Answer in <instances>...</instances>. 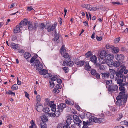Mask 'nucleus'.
I'll return each instance as SVG.
<instances>
[{
	"instance_id": "56",
	"label": "nucleus",
	"mask_w": 128,
	"mask_h": 128,
	"mask_svg": "<svg viewBox=\"0 0 128 128\" xmlns=\"http://www.w3.org/2000/svg\"><path fill=\"white\" fill-rule=\"evenodd\" d=\"M117 82L118 84H119L120 86L122 82H123V80H122L121 78V79H119L117 80Z\"/></svg>"
},
{
	"instance_id": "52",
	"label": "nucleus",
	"mask_w": 128,
	"mask_h": 128,
	"mask_svg": "<svg viewBox=\"0 0 128 128\" xmlns=\"http://www.w3.org/2000/svg\"><path fill=\"white\" fill-rule=\"evenodd\" d=\"M25 51L23 49H20L18 50V52L20 54H22L23 55L24 53V52Z\"/></svg>"
},
{
	"instance_id": "30",
	"label": "nucleus",
	"mask_w": 128,
	"mask_h": 128,
	"mask_svg": "<svg viewBox=\"0 0 128 128\" xmlns=\"http://www.w3.org/2000/svg\"><path fill=\"white\" fill-rule=\"evenodd\" d=\"M24 56L25 58L28 59L30 57L31 54L28 52H26L24 54Z\"/></svg>"
},
{
	"instance_id": "37",
	"label": "nucleus",
	"mask_w": 128,
	"mask_h": 128,
	"mask_svg": "<svg viewBox=\"0 0 128 128\" xmlns=\"http://www.w3.org/2000/svg\"><path fill=\"white\" fill-rule=\"evenodd\" d=\"M72 122L71 120L70 119H67L66 121V126H67V128H68V126L71 124Z\"/></svg>"
},
{
	"instance_id": "33",
	"label": "nucleus",
	"mask_w": 128,
	"mask_h": 128,
	"mask_svg": "<svg viewBox=\"0 0 128 128\" xmlns=\"http://www.w3.org/2000/svg\"><path fill=\"white\" fill-rule=\"evenodd\" d=\"M55 112L56 116V117L59 116L60 115V112H60L59 109H58V110H56Z\"/></svg>"
},
{
	"instance_id": "34",
	"label": "nucleus",
	"mask_w": 128,
	"mask_h": 128,
	"mask_svg": "<svg viewBox=\"0 0 128 128\" xmlns=\"http://www.w3.org/2000/svg\"><path fill=\"white\" fill-rule=\"evenodd\" d=\"M6 94L8 95H13V96H15V93L13 92H12L10 90L7 91L6 92Z\"/></svg>"
},
{
	"instance_id": "49",
	"label": "nucleus",
	"mask_w": 128,
	"mask_h": 128,
	"mask_svg": "<svg viewBox=\"0 0 128 128\" xmlns=\"http://www.w3.org/2000/svg\"><path fill=\"white\" fill-rule=\"evenodd\" d=\"M50 87L51 88H53L54 86V82L51 81L50 82Z\"/></svg>"
},
{
	"instance_id": "8",
	"label": "nucleus",
	"mask_w": 128,
	"mask_h": 128,
	"mask_svg": "<svg viewBox=\"0 0 128 128\" xmlns=\"http://www.w3.org/2000/svg\"><path fill=\"white\" fill-rule=\"evenodd\" d=\"M118 86L116 85H112L110 87L108 88V92L112 94L114 92L117 91L118 89Z\"/></svg>"
},
{
	"instance_id": "29",
	"label": "nucleus",
	"mask_w": 128,
	"mask_h": 128,
	"mask_svg": "<svg viewBox=\"0 0 128 128\" xmlns=\"http://www.w3.org/2000/svg\"><path fill=\"white\" fill-rule=\"evenodd\" d=\"M70 60H68V63H67V66H68L72 67L74 64V63L73 61H71Z\"/></svg>"
},
{
	"instance_id": "42",
	"label": "nucleus",
	"mask_w": 128,
	"mask_h": 128,
	"mask_svg": "<svg viewBox=\"0 0 128 128\" xmlns=\"http://www.w3.org/2000/svg\"><path fill=\"white\" fill-rule=\"evenodd\" d=\"M70 100H66L65 101V103L68 104H70V105H72L74 104V102H71V103L70 104Z\"/></svg>"
},
{
	"instance_id": "11",
	"label": "nucleus",
	"mask_w": 128,
	"mask_h": 128,
	"mask_svg": "<svg viewBox=\"0 0 128 128\" xmlns=\"http://www.w3.org/2000/svg\"><path fill=\"white\" fill-rule=\"evenodd\" d=\"M28 22V20L26 19H24V21H22L21 22L18 26L20 28H22L24 26L27 25Z\"/></svg>"
},
{
	"instance_id": "14",
	"label": "nucleus",
	"mask_w": 128,
	"mask_h": 128,
	"mask_svg": "<svg viewBox=\"0 0 128 128\" xmlns=\"http://www.w3.org/2000/svg\"><path fill=\"white\" fill-rule=\"evenodd\" d=\"M36 99L38 102H37L36 104V106L37 107L36 110H37V111L38 112H40L41 111L40 110L39 108H40V106H38V104H39L38 102H40L41 100L40 96V95H38V96H36Z\"/></svg>"
},
{
	"instance_id": "48",
	"label": "nucleus",
	"mask_w": 128,
	"mask_h": 128,
	"mask_svg": "<svg viewBox=\"0 0 128 128\" xmlns=\"http://www.w3.org/2000/svg\"><path fill=\"white\" fill-rule=\"evenodd\" d=\"M41 128H47L46 126L45 122L41 124Z\"/></svg>"
},
{
	"instance_id": "44",
	"label": "nucleus",
	"mask_w": 128,
	"mask_h": 128,
	"mask_svg": "<svg viewBox=\"0 0 128 128\" xmlns=\"http://www.w3.org/2000/svg\"><path fill=\"white\" fill-rule=\"evenodd\" d=\"M47 104L49 106H50V107L51 108L52 106H54V105H55L54 104V101H51L50 102H48V103Z\"/></svg>"
},
{
	"instance_id": "15",
	"label": "nucleus",
	"mask_w": 128,
	"mask_h": 128,
	"mask_svg": "<svg viewBox=\"0 0 128 128\" xmlns=\"http://www.w3.org/2000/svg\"><path fill=\"white\" fill-rule=\"evenodd\" d=\"M100 58H99V62L100 63L104 64L106 62L105 60V55L102 56L101 54L100 55Z\"/></svg>"
},
{
	"instance_id": "23",
	"label": "nucleus",
	"mask_w": 128,
	"mask_h": 128,
	"mask_svg": "<svg viewBox=\"0 0 128 128\" xmlns=\"http://www.w3.org/2000/svg\"><path fill=\"white\" fill-rule=\"evenodd\" d=\"M104 82L106 84V86L107 88H109L112 86V80H106L104 81Z\"/></svg>"
},
{
	"instance_id": "24",
	"label": "nucleus",
	"mask_w": 128,
	"mask_h": 128,
	"mask_svg": "<svg viewBox=\"0 0 128 128\" xmlns=\"http://www.w3.org/2000/svg\"><path fill=\"white\" fill-rule=\"evenodd\" d=\"M43 67V65L42 63H40L36 66V69L37 70H40L42 69Z\"/></svg>"
},
{
	"instance_id": "36",
	"label": "nucleus",
	"mask_w": 128,
	"mask_h": 128,
	"mask_svg": "<svg viewBox=\"0 0 128 128\" xmlns=\"http://www.w3.org/2000/svg\"><path fill=\"white\" fill-rule=\"evenodd\" d=\"M90 114L89 113H84V115H82L80 117L82 119H84V118L86 116L87 117V118L88 117V116H90Z\"/></svg>"
},
{
	"instance_id": "64",
	"label": "nucleus",
	"mask_w": 128,
	"mask_h": 128,
	"mask_svg": "<svg viewBox=\"0 0 128 128\" xmlns=\"http://www.w3.org/2000/svg\"><path fill=\"white\" fill-rule=\"evenodd\" d=\"M83 124L84 125L88 126V125L89 126L91 125H89V122H86L84 121H83Z\"/></svg>"
},
{
	"instance_id": "32",
	"label": "nucleus",
	"mask_w": 128,
	"mask_h": 128,
	"mask_svg": "<svg viewBox=\"0 0 128 128\" xmlns=\"http://www.w3.org/2000/svg\"><path fill=\"white\" fill-rule=\"evenodd\" d=\"M40 63V61L38 60H36L35 61L34 64H32V65L34 66H36L39 64Z\"/></svg>"
},
{
	"instance_id": "61",
	"label": "nucleus",
	"mask_w": 128,
	"mask_h": 128,
	"mask_svg": "<svg viewBox=\"0 0 128 128\" xmlns=\"http://www.w3.org/2000/svg\"><path fill=\"white\" fill-rule=\"evenodd\" d=\"M112 46H110L109 44H108L106 46V48L107 49H109L110 48L111 50V48L112 47Z\"/></svg>"
},
{
	"instance_id": "1",
	"label": "nucleus",
	"mask_w": 128,
	"mask_h": 128,
	"mask_svg": "<svg viewBox=\"0 0 128 128\" xmlns=\"http://www.w3.org/2000/svg\"><path fill=\"white\" fill-rule=\"evenodd\" d=\"M105 119L104 118H98L94 116H92L89 120V125H92V122H95V123H102L104 122H105Z\"/></svg>"
},
{
	"instance_id": "63",
	"label": "nucleus",
	"mask_w": 128,
	"mask_h": 128,
	"mask_svg": "<svg viewBox=\"0 0 128 128\" xmlns=\"http://www.w3.org/2000/svg\"><path fill=\"white\" fill-rule=\"evenodd\" d=\"M96 38L97 40L98 41H100L102 39V36L98 37V36H96Z\"/></svg>"
},
{
	"instance_id": "17",
	"label": "nucleus",
	"mask_w": 128,
	"mask_h": 128,
	"mask_svg": "<svg viewBox=\"0 0 128 128\" xmlns=\"http://www.w3.org/2000/svg\"><path fill=\"white\" fill-rule=\"evenodd\" d=\"M90 60L94 64H97L96 63L97 58L95 55H94L91 56L90 58Z\"/></svg>"
},
{
	"instance_id": "16",
	"label": "nucleus",
	"mask_w": 128,
	"mask_h": 128,
	"mask_svg": "<svg viewBox=\"0 0 128 128\" xmlns=\"http://www.w3.org/2000/svg\"><path fill=\"white\" fill-rule=\"evenodd\" d=\"M75 64H76L78 67L82 66L84 64L85 61L84 60L79 61L78 60H76L75 62Z\"/></svg>"
},
{
	"instance_id": "31",
	"label": "nucleus",
	"mask_w": 128,
	"mask_h": 128,
	"mask_svg": "<svg viewBox=\"0 0 128 128\" xmlns=\"http://www.w3.org/2000/svg\"><path fill=\"white\" fill-rule=\"evenodd\" d=\"M92 55V52L90 51L86 53L85 55V56L87 58H89Z\"/></svg>"
},
{
	"instance_id": "60",
	"label": "nucleus",
	"mask_w": 128,
	"mask_h": 128,
	"mask_svg": "<svg viewBox=\"0 0 128 128\" xmlns=\"http://www.w3.org/2000/svg\"><path fill=\"white\" fill-rule=\"evenodd\" d=\"M67 63H68V60H65L64 62H63L62 64V65L64 66H67Z\"/></svg>"
},
{
	"instance_id": "26",
	"label": "nucleus",
	"mask_w": 128,
	"mask_h": 128,
	"mask_svg": "<svg viewBox=\"0 0 128 128\" xmlns=\"http://www.w3.org/2000/svg\"><path fill=\"white\" fill-rule=\"evenodd\" d=\"M85 68L87 70H92L91 67L89 65L88 63L86 62L85 65Z\"/></svg>"
},
{
	"instance_id": "35",
	"label": "nucleus",
	"mask_w": 128,
	"mask_h": 128,
	"mask_svg": "<svg viewBox=\"0 0 128 128\" xmlns=\"http://www.w3.org/2000/svg\"><path fill=\"white\" fill-rule=\"evenodd\" d=\"M46 26H45L44 23H42L41 24L40 26L38 27L39 30L41 29L43 30L45 28Z\"/></svg>"
},
{
	"instance_id": "7",
	"label": "nucleus",
	"mask_w": 128,
	"mask_h": 128,
	"mask_svg": "<svg viewBox=\"0 0 128 128\" xmlns=\"http://www.w3.org/2000/svg\"><path fill=\"white\" fill-rule=\"evenodd\" d=\"M73 121L76 124L81 126V124H82V121L79 118V117L76 115H74L73 116Z\"/></svg>"
},
{
	"instance_id": "27",
	"label": "nucleus",
	"mask_w": 128,
	"mask_h": 128,
	"mask_svg": "<svg viewBox=\"0 0 128 128\" xmlns=\"http://www.w3.org/2000/svg\"><path fill=\"white\" fill-rule=\"evenodd\" d=\"M20 31V28L18 26H17L14 30V32L15 33H17L19 32Z\"/></svg>"
},
{
	"instance_id": "9",
	"label": "nucleus",
	"mask_w": 128,
	"mask_h": 128,
	"mask_svg": "<svg viewBox=\"0 0 128 128\" xmlns=\"http://www.w3.org/2000/svg\"><path fill=\"white\" fill-rule=\"evenodd\" d=\"M96 68L98 69L99 71H103L105 70L106 68V66H105L102 65L100 64H95Z\"/></svg>"
},
{
	"instance_id": "53",
	"label": "nucleus",
	"mask_w": 128,
	"mask_h": 128,
	"mask_svg": "<svg viewBox=\"0 0 128 128\" xmlns=\"http://www.w3.org/2000/svg\"><path fill=\"white\" fill-rule=\"evenodd\" d=\"M53 92L54 93L58 94L60 92V90L58 89H54L53 90Z\"/></svg>"
},
{
	"instance_id": "59",
	"label": "nucleus",
	"mask_w": 128,
	"mask_h": 128,
	"mask_svg": "<svg viewBox=\"0 0 128 128\" xmlns=\"http://www.w3.org/2000/svg\"><path fill=\"white\" fill-rule=\"evenodd\" d=\"M91 8L90 9V10L92 11H95L97 10V8L96 7H93L92 6Z\"/></svg>"
},
{
	"instance_id": "50",
	"label": "nucleus",
	"mask_w": 128,
	"mask_h": 128,
	"mask_svg": "<svg viewBox=\"0 0 128 128\" xmlns=\"http://www.w3.org/2000/svg\"><path fill=\"white\" fill-rule=\"evenodd\" d=\"M56 105H54V106H52L51 108H52V111L55 112L56 110Z\"/></svg>"
},
{
	"instance_id": "57",
	"label": "nucleus",
	"mask_w": 128,
	"mask_h": 128,
	"mask_svg": "<svg viewBox=\"0 0 128 128\" xmlns=\"http://www.w3.org/2000/svg\"><path fill=\"white\" fill-rule=\"evenodd\" d=\"M128 83L126 82V83H123L122 82L120 85V86H128Z\"/></svg>"
},
{
	"instance_id": "40",
	"label": "nucleus",
	"mask_w": 128,
	"mask_h": 128,
	"mask_svg": "<svg viewBox=\"0 0 128 128\" xmlns=\"http://www.w3.org/2000/svg\"><path fill=\"white\" fill-rule=\"evenodd\" d=\"M121 124L122 125H126L128 126V122L126 120H124V121L121 122H120Z\"/></svg>"
},
{
	"instance_id": "12",
	"label": "nucleus",
	"mask_w": 128,
	"mask_h": 128,
	"mask_svg": "<svg viewBox=\"0 0 128 128\" xmlns=\"http://www.w3.org/2000/svg\"><path fill=\"white\" fill-rule=\"evenodd\" d=\"M66 106V105L65 104L62 103L57 106V109H59L60 112H62L64 108Z\"/></svg>"
},
{
	"instance_id": "22",
	"label": "nucleus",
	"mask_w": 128,
	"mask_h": 128,
	"mask_svg": "<svg viewBox=\"0 0 128 128\" xmlns=\"http://www.w3.org/2000/svg\"><path fill=\"white\" fill-rule=\"evenodd\" d=\"M111 48L112 52L114 53L117 54L119 52V49L118 48L115 47L113 46Z\"/></svg>"
},
{
	"instance_id": "45",
	"label": "nucleus",
	"mask_w": 128,
	"mask_h": 128,
	"mask_svg": "<svg viewBox=\"0 0 128 128\" xmlns=\"http://www.w3.org/2000/svg\"><path fill=\"white\" fill-rule=\"evenodd\" d=\"M97 73L96 70L94 69L92 70L91 72V74L94 76H95Z\"/></svg>"
},
{
	"instance_id": "46",
	"label": "nucleus",
	"mask_w": 128,
	"mask_h": 128,
	"mask_svg": "<svg viewBox=\"0 0 128 128\" xmlns=\"http://www.w3.org/2000/svg\"><path fill=\"white\" fill-rule=\"evenodd\" d=\"M60 37L59 34H57L54 39V41H56L59 39Z\"/></svg>"
},
{
	"instance_id": "10",
	"label": "nucleus",
	"mask_w": 128,
	"mask_h": 128,
	"mask_svg": "<svg viewBox=\"0 0 128 128\" xmlns=\"http://www.w3.org/2000/svg\"><path fill=\"white\" fill-rule=\"evenodd\" d=\"M115 58L118 60L122 62L124 59V56L122 54H118L115 56Z\"/></svg>"
},
{
	"instance_id": "28",
	"label": "nucleus",
	"mask_w": 128,
	"mask_h": 128,
	"mask_svg": "<svg viewBox=\"0 0 128 128\" xmlns=\"http://www.w3.org/2000/svg\"><path fill=\"white\" fill-rule=\"evenodd\" d=\"M11 47L14 50L18 49V45L14 43L11 44Z\"/></svg>"
},
{
	"instance_id": "25",
	"label": "nucleus",
	"mask_w": 128,
	"mask_h": 128,
	"mask_svg": "<svg viewBox=\"0 0 128 128\" xmlns=\"http://www.w3.org/2000/svg\"><path fill=\"white\" fill-rule=\"evenodd\" d=\"M48 71L46 70L43 69L42 70H41L39 72V73L41 75H44V76L46 75L48 73Z\"/></svg>"
},
{
	"instance_id": "47",
	"label": "nucleus",
	"mask_w": 128,
	"mask_h": 128,
	"mask_svg": "<svg viewBox=\"0 0 128 128\" xmlns=\"http://www.w3.org/2000/svg\"><path fill=\"white\" fill-rule=\"evenodd\" d=\"M43 112L46 113H47L49 112L50 110L49 108H44L42 110Z\"/></svg>"
},
{
	"instance_id": "39",
	"label": "nucleus",
	"mask_w": 128,
	"mask_h": 128,
	"mask_svg": "<svg viewBox=\"0 0 128 128\" xmlns=\"http://www.w3.org/2000/svg\"><path fill=\"white\" fill-rule=\"evenodd\" d=\"M51 78H52L50 79L51 80V81L54 82L57 80V76L55 75H52V76H51Z\"/></svg>"
},
{
	"instance_id": "13",
	"label": "nucleus",
	"mask_w": 128,
	"mask_h": 128,
	"mask_svg": "<svg viewBox=\"0 0 128 128\" xmlns=\"http://www.w3.org/2000/svg\"><path fill=\"white\" fill-rule=\"evenodd\" d=\"M108 64L109 66L110 67H112V66H114L116 68H118L119 66L121 64L120 62L119 61H116L114 63H113V64H110V63L108 64Z\"/></svg>"
},
{
	"instance_id": "55",
	"label": "nucleus",
	"mask_w": 128,
	"mask_h": 128,
	"mask_svg": "<svg viewBox=\"0 0 128 128\" xmlns=\"http://www.w3.org/2000/svg\"><path fill=\"white\" fill-rule=\"evenodd\" d=\"M38 26V23H35L34 24L33 26L34 30H36Z\"/></svg>"
},
{
	"instance_id": "19",
	"label": "nucleus",
	"mask_w": 128,
	"mask_h": 128,
	"mask_svg": "<svg viewBox=\"0 0 128 128\" xmlns=\"http://www.w3.org/2000/svg\"><path fill=\"white\" fill-rule=\"evenodd\" d=\"M102 76L104 79H108L109 78L110 76L108 72H106L105 73H102Z\"/></svg>"
},
{
	"instance_id": "3",
	"label": "nucleus",
	"mask_w": 128,
	"mask_h": 128,
	"mask_svg": "<svg viewBox=\"0 0 128 128\" xmlns=\"http://www.w3.org/2000/svg\"><path fill=\"white\" fill-rule=\"evenodd\" d=\"M125 98L124 96H118L116 98L117 101L116 104V105L120 106L122 105L123 103L124 104L126 103L127 101V98L126 99V101H125Z\"/></svg>"
},
{
	"instance_id": "62",
	"label": "nucleus",
	"mask_w": 128,
	"mask_h": 128,
	"mask_svg": "<svg viewBox=\"0 0 128 128\" xmlns=\"http://www.w3.org/2000/svg\"><path fill=\"white\" fill-rule=\"evenodd\" d=\"M96 77L98 80L100 79V74L98 73H97L96 75Z\"/></svg>"
},
{
	"instance_id": "6",
	"label": "nucleus",
	"mask_w": 128,
	"mask_h": 128,
	"mask_svg": "<svg viewBox=\"0 0 128 128\" xmlns=\"http://www.w3.org/2000/svg\"><path fill=\"white\" fill-rule=\"evenodd\" d=\"M57 24L56 22L54 23L52 26H50V25L49 24H47L46 25L45 28L47 29L48 32H50L53 31L55 28Z\"/></svg>"
},
{
	"instance_id": "2",
	"label": "nucleus",
	"mask_w": 128,
	"mask_h": 128,
	"mask_svg": "<svg viewBox=\"0 0 128 128\" xmlns=\"http://www.w3.org/2000/svg\"><path fill=\"white\" fill-rule=\"evenodd\" d=\"M65 46L63 45L62 46L61 49L60 50V53L62 54L66 60H71V59L70 56H69L68 53L66 52V50L64 48Z\"/></svg>"
},
{
	"instance_id": "58",
	"label": "nucleus",
	"mask_w": 128,
	"mask_h": 128,
	"mask_svg": "<svg viewBox=\"0 0 128 128\" xmlns=\"http://www.w3.org/2000/svg\"><path fill=\"white\" fill-rule=\"evenodd\" d=\"M123 115L122 113L120 114H119V118L117 119V120L118 121H119L122 118Z\"/></svg>"
},
{
	"instance_id": "20",
	"label": "nucleus",
	"mask_w": 128,
	"mask_h": 128,
	"mask_svg": "<svg viewBox=\"0 0 128 128\" xmlns=\"http://www.w3.org/2000/svg\"><path fill=\"white\" fill-rule=\"evenodd\" d=\"M28 29L29 31H32L34 30L32 23L30 22H28Z\"/></svg>"
},
{
	"instance_id": "21",
	"label": "nucleus",
	"mask_w": 128,
	"mask_h": 128,
	"mask_svg": "<svg viewBox=\"0 0 128 128\" xmlns=\"http://www.w3.org/2000/svg\"><path fill=\"white\" fill-rule=\"evenodd\" d=\"M114 56L112 54H108L106 56L107 60L109 61H111L112 62V61H113L112 60L114 58Z\"/></svg>"
},
{
	"instance_id": "41",
	"label": "nucleus",
	"mask_w": 128,
	"mask_h": 128,
	"mask_svg": "<svg viewBox=\"0 0 128 128\" xmlns=\"http://www.w3.org/2000/svg\"><path fill=\"white\" fill-rule=\"evenodd\" d=\"M62 69L66 73H67L69 71V68L68 67H65L62 68Z\"/></svg>"
},
{
	"instance_id": "38",
	"label": "nucleus",
	"mask_w": 128,
	"mask_h": 128,
	"mask_svg": "<svg viewBox=\"0 0 128 128\" xmlns=\"http://www.w3.org/2000/svg\"><path fill=\"white\" fill-rule=\"evenodd\" d=\"M11 89L13 90H16L18 89V86L16 84H14L12 86Z\"/></svg>"
},
{
	"instance_id": "43",
	"label": "nucleus",
	"mask_w": 128,
	"mask_h": 128,
	"mask_svg": "<svg viewBox=\"0 0 128 128\" xmlns=\"http://www.w3.org/2000/svg\"><path fill=\"white\" fill-rule=\"evenodd\" d=\"M52 76V75L50 73H48L46 75L44 76V77L46 78H51Z\"/></svg>"
},
{
	"instance_id": "18",
	"label": "nucleus",
	"mask_w": 128,
	"mask_h": 128,
	"mask_svg": "<svg viewBox=\"0 0 128 128\" xmlns=\"http://www.w3.org/2000/svg\"><path fill=\"white\" fill-rule=\"evenodd\" d=\"M109 71L110 72L109 74L110 75V77L111 78H114L115 74H116V72L115 70H114L110 69Z\"/></svg>"
},
{
	"instance_id": "51",
	"label": "nucleus",
	"mask_w": 128,
	"mask_h": 128,
	"mask_svg": "<svg viewBox=\"0 0 128 128\" xmlns=\"http://www.w3.org/2000/svg\"><path fill=\"white\" fill-rule=\"evenodd\" d=\"M120 38L119 37L118 38H116L114 40V42L116 44L117 43L119 42L120 40Z\"/></svg>"
},
{
	"instance_id": "4",
	"label": "nucleus",
	"mask_w": 128,
	"mask_h": 128,
	"mask_svg": "<svg viewBox=\"0 0 128 128\" xmlns=\"http://www.w3.org/2000/svg\"><path fill=\"white\" fill-rule=\"evenodd\" d=\"M120 70L119 71H117L116 72V74L117 76V78H122V77L124 76L123 72L126 70V68L125 66H121Z\"/></svg>"
},
{
	"instance_id": "54",
	"label": "nucleus",
	"mask_w": 128,
	"mask_h": 128,
	"mask_svg": "<svg viewBox=\"0 0 128 128\" xmlns=\"http://www.w3.org/2000/svg\"><path fill=\"white\" fill-rule=\"evenodd\" d=\"M48 115L49 116H50L51 117H54L56 116V115L55 113H49L48 114Z\"/></svg>"
},
{
	"instance_id": "5",
	"label": "nucleus",
	"mask_w": 128,
	"mask_h": 128,
	"mask_svg": "<svg viewBox=\"0 0 128 128\" xmlns=\"http://www.w3.org/2000/svg\"><path fill=\"white\" fill-rule=\"evenodd\" d=\"M119 90L120 92L119 93V96H122L125 97V100L126 101L128 98V94H126V91L125 88L123 86H120L119 88Z\"/></svg>"
}]
</instances>
